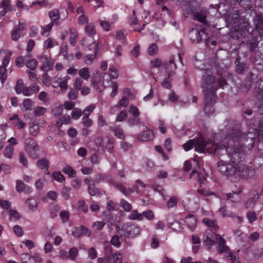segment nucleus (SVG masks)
Here are the masks:
<instances>
[{"instance_id":"obj_21","label":"nucleus","mask_w":263,"mask_h":263,"mask_svg":"<svg viewBox=\"0 0 263 263\" xmlns=\"http://www.w3.org/2000/svg\"><path fill=\"white\" fill-rule=\"evenodd\" d=\"M10 120L13 121V125L18 129H23L26 125L25 123L18 118V116L17 114L13 115L10 118Z\"/></svg>"},{"instance_id":"obj_34","label":"nucleus","mask_w":263,"mask_h":263,"mask_svg":"<svg viewBox=\"0 0 263 263\" xmlns=\"http://www.w3.org/2000/svg\"><path fill=\"white\" fill-rule=\"evenodd\" d=\"M243 35V32L236 26L233 28L230 32V36L232 39L238 40Z\"/></svg>"},{"instance_id":"obj_19","label":"nucleus","mask_w":263,"mask_h":263,"mask_svg":"<svg viewBox=\"0 0 263 263\" xmlns=\"http://www.w3.org/2000/svg\"><path fill=\"white\" fill-rule=\"evenodd\" d=\"M193 32L190 33L191 40L194 43H199L201 41L202 37L205 35V30H201L198 31L197 30H193Z\"/></svg>"},{"instance_id":"obj_41","label":"nucleus","mask_w":263,"mask_h":263,"mask_svg":"<svg viewBox=\"0 0 263 263\" xmlns=\"http://www.w3.org/2000/svg\"><path fill=\"white\" fill-rule=\"evenodd\" d=\"M40 132L39 126L34 122L30 124L29 128V133L32 136H36Z\"/></svg>"},{"instance_id":"obj_15","label":"nucleus","mask_w":263,"mask_h":263,"mask_svg":"<svg viewBox=\"0 0 263 263\" xmlns=\"http://www.w3.org/2000/svg\"><path fill=\"white\" fill-rule=\"evenodd\" d=\"M122 229L126 232L128 238H134L140 233V228L138 226H124Z\"/></svg>"},{"instance_id":"obj_29","label":"nucleus","mask_w":263,"mask_h":263,"mask_svg":"<svg viewBox=\"0 0 263 263\" xmlns=\"http://www.w3.org/2000/svg\"><path fill=\"white\" fill-rule=\"evenodd\" d=\"M214 235V234L212 235L211 237L209 236H206L203 241L204 246L208 250H210L216 243L215 239L213 238Z\"/></svg>"},{"instance_id":"obj_31","label":"nucleus","mask_w":263,"mask_h":263,"mask_svg":"<svg viewBox=\"0 0 263 263\" xmlns=\"http://www.w3.org/2000/svg\"><path fill=\"white\" fill-rule=\"evenodd\" d=\"M218 211L222 217H229L234 218V215L233 213H228L226 205L225 204H221L220 208L218 209Z\"/></svg>"},{"instance_id":"obj_16","label":"nucleus","mask_w":263,"mask_h":263,"mask_svg":"<svg viewBox=\"0 0 263 263\" xmlns=\"http://www.w3.org/2000/svg\"><path fill=\"white\" fill-rule=\"evenodd\" d=\"M213 238L218 242V246L217 250L218 252L221 253L229 250L228 247L226 245V240L220 235L214 234Z\"/></svg>"},{"instance_id":"obj_7","label":"nucleus","mask_w":263,"mask_h":263,"mask_svg":"<svg viewBox=\"0 0 263 263\" xmlns=\"http://www.w3.org/2000/svg\"><path fill=\"white\" fill-rule=\"evenodd\" d=\"M113 185L117 188H118L123 194L125 195H128L130 193L136 191L138 193L140 192L139 187L144 188L145 185L143 182L140 180H137L136 181V184L133 186V189L126 188L121 183H117L116 182L113 183Z\"/></svg>"},{"instance_id":"obj_45","label":"nucleus","mask_w":263,"mask_h":263,"mask_svg":"<svg viewBox=\"0 0 263 263\" xmlns=\"http://www.w3.org/2000/svg\"><path fill=\"white\" fill-rule=\"evenodd\" d=\"M58 45V42L52 38H48L44 42V47L46 48H50Z\"/></svg>"},{"instance_id":"obj_25","label":"nucleus","mask_w":263,"mask_h":263,"mask_svg":"<svg viewBox=\"0 0 263 263\" xmlns=\"http://www.w3.org/2000/svg\"><path fill=\"white\" fill-rule=\"evenodd\" d=\"M127 98L128 97L126 96L123 97L120 100L119 104L111 107L110 113L114 114L116 112V109L118 108L119 105L123 107L127 106L129 104V100Z\"/></svg>"},{"instance_id":"obj_42","label":"nucleus","mask_w":263,"mask_h":263,"mask_svg":"<svg viewBox=\"0 0 263 263\" xmlns=\"http://www.w3.org/2000/svg\"><path fill=\"white\" fill-rule=\"evenodd\" d=\"M128 218L130 220H142V213H139L137 210H133L128 215Z\"/></svg>"},{"instance_id":"obj_56","label":"nucleus","mask_w":263,"mask_h":263,"mask_svg":"<svg viewBox=\"0 0 263 263\" xmlns=\"http://www.w3.org/2000/svg\"><path fill=\"white\" fill-rule=\"evenodd\" d=\"M108 74L110 79H117L119 76V73L117 70L114 67H110L108 70Z\"/></svg>"},{"instance_id":"obj_20","label":"nucleus","mask_w":263,"mask_h":263,"mask_svg":"<svg viewBox=\"0 0 263 263\" xmlns=\"http://www.w3.org/2000/svg\"><path fill=\"white\" fill-rule=\"evenodd\" d=\"M185 222L188 228L191 231H194L196 228L197 218L195 215L189 214L185 217Z\"/></svg>"},{"instance_id":"obj_24","label":"nucleus","mask_w":263,"mask_h":263,"mask_svg":"<svg viewBox=\"0 0 263 263\" xmlns=\"http://www.w3.org/2000/svg\"><path fill=\"white\" fill-rule=\"evenodd\" d=\"M193 18L204 24H207L206 13L203 12H195L193 13Z\"/></svg>"},{"instance_id":"obj_35","label":"nucleus","mask_w":263,"mask_h":263,"mask_svg":"<svg viewBox=\"0 0 263 263\" xmlns=\"http://www.w3.org/2000/svg\"><path fill=\"white\" fill-rule=\"evenodd\" d=\"M23 105L25 111H30L34 105V102L30 99H25L23 102Z\"/></svg>"},{"instance_id":"obj_51","label":"nucleus","mask_w":263,"mask_h":263,"mask_svg":"<svg viewBox=\"0 0 263 263\" xmlns=\"http://www.w3.org/2000/svg\"><path fill=\"white\" fill-rule=\"evenodd\" d=\"M63 106L62 104L57 105L52 109V112L56 117L61 116L63 113Z\"/></svg>"},{"instance_id":"obj_54","label":"nucleus","mask_w":263,"mask_h":263,"mask_svg":"<svg viewBox=\"0 0 263 263\" xmlns=\"http://www.w3.org/2000/svg\"><path fill=\"white\" fill-rule=\"evenodd\" d=\"M39 99L42 102L46 103L49 101V95L45 91H41L39 95Z\"/></svg>"},{"instance_id":"obj_2","label":"nucleus","mask_w":263,"mask_h":263,"mask_svg":"<svg viewBox=\"0 0 263 263\" xmlns=\"http://www.w3.org/2000/svg\"><path fill=\"white\" fill-rule=\"evenodd\" d=\"M202 77L201 87L203 89L204 96H205V107L207 109L209 102L215 99V92L217 89L223 88L225 85H227V83L222 77L216 79L208 70H204Z\"/></svg>"},{"instance_id":"obj_55","label":"nucleus","mask_w":263,"mask_h":263,"mask_svg":"<svg viewBox=\"0 0 263 263\" xmlns=\"http://www.w3.org/2000/svg\"><path fill=\"white\" fill-rule=\"evenodd\" d=\"M190 178H195V179H197L200 185L202 183H203V180L205 179V178L203 177H202V178H201L199 174L195 170L192 171L191 174L190 175Z\"/></svg>"},{"instance_id":"obj_18","label":"nucleus","mask_w":263,"mask_h":263,"mask_svg":"<svg viewBox=\"0 0 263 263\" xmlns=\"http://www.w3.org/2000/svg\"><path fill=\"white\" fill-rule=\"evenodd\" d=\"M69 79L70 77L68 76H66L63 78H57L56 81L54 82V83L56 84L57 85H53V87L59 86L62 90H66L68 88L67 82Z\"/></svg>"},{"instance_id":"obj_52","label":"nucleus","mask_w":263,"mask_h":263,"mask_svg":"<svg viewBox=\"0 0 263 263\" xmlns=\"http://www.w3.org/2000/svg\"><path fill=\"white\" fill-rule=\"evenodd\" d=\"M158 49V46L156 44H151L147 49V53L150 55H155L157 53Z\"/></svg>"},{"instance_id":"obj_11","label":"nucleus","mask_w":263,"mask_h":263,"mask_svg":"<svg viewBox=\"0 0 263 263\" xmlns=\"http://www.w3.org/2000/svg\"><path fill=\"white\" fill-rule=\"evenodd\" d=\"M237 172L239 176L244 178H248L252 176L254 173V168L243 164H238L237 165Z\"/></svg>"},{"instance_id":"obj_40","label":"nucleus","mask_w":263,"mask_h":263,"mask_svg":"<svg viewBox=\"0 0 263 263\" xmlns=\"http://www.w3.org/2000/svg\"><path fill=\"white\" fill-rule=\"evenodd\" d=\"M88 229L84 226H82L79 229H77L76 230V231L72 232V234L75 237H79L82 234H86L87 235L88 234Z\"/></svg>"},{"instance_id":"obj_23","label":"nucleus","mask_w":263,"mask_h":263,"mask_svg":"<svg viewBox=\"0 0 263 263\" xmlns=\"http://www.w3.org/2000/svg\"><path fill=\"white\" fill-rule=\"evenodd\" d=\"M259 196L257 193L254 192L253 194V197H250L246 203V208L247 209H252L257 199H258Z\"/></svg>"},{"instance_id":"obj_10","label":"nucleus","mask_w":263,"mask_h":263,"mask_svg":"<svg viewBox=\"0 0 263 263\" xmlns=\"http://www.w3.org/2000/svg\"><path fill=\"white\" fill-rule=\"evenodd\" d=\"M12 52L8 50L7 54L4 57L2 61V65L0 66V79L2 84H4L7 79L6 67L9 64Z\"/></svg>"},{"instance_id":"obj_38","label":"nucleus","mask_w":263,"mask_h":263,"mask_svg":"<svg viewBox=\"0 0 263 263\" xmlns=\"http://www.w3.org/2000/svg\"><path fill=\"white\" fill-rule=\"evenodd\" d=\"M47 111V109L43 106H36L33 108V114L35 117L44 115Z\"/></svg>"},{"instance_id":"obj_12","label":"nucleus","mask_w":263,"mask_h":263,"mask_svg":"<svg viewBox=\"0 0 263 263\" xmlns=\"http://www.w3.org/2000/svg\"><path fill=\"white\" fill-rule=\"evenodd\" d=\"M26 27V22L24 21H20L18 25L15 26L11 32V39L14 41H17L21 37V32L25 29Z\"/></svg>"},{"instance_id":"obj_14","label":"nucleus","mask_w":263,"mask_h":263,"mask_svg":"<svg viewBox=\"0 0 263 263\" xmlns=\"http://www.w3.org/2000/svg\"><path fill=\"white\" fill-rule=\"evenodd\" d=\"M143 129L144 130L140 133L137 137L138 140L148 141L154 139V135L152 130L148 129L147 127L145 125H143Z\"/></svg>"},{"instance_id":"obj_30","label":"nucleus","mask_w":263,"mask_h":263,"mask_svg":"<svg viewBox=\"0 0 263 263\" xmlns=\"http://www.w3.org/2000/svg\"><path fill=\"white\" fill-rule=\"evenodd\" d=\"M49 16L51 20V22L50 23H53V24H58V21L60 18V14L58 10H53L52 11H50L49 12Z\"/></svg>"},{"instance_id":"obj_1","label":"nucleus","mask_w":263,"mask_h":263,"mask_svg":"<svg viewBox=\"0 0 263 263\" xmlns=\"http://www.w3.org/2000/svg\"><path fill=\"white\" fill-rule=\"evenodd\" d=\"M243 135L238 130L232 129V133H227V137L232 139L233 141H239L237 144H235L234 146H226L221 144L215 145L212 144L213 153L217 155L221 152H225L230 158L232 162L237 165L240 163L248 151H250L252 148L249 149L248 142L246 140H241V136Z\"/></svg>"},{"instance_id":"obj_50","label":"nucleus","mask_w":263,"mask_h":263,"mask_svg":"<svg viewBox=\"0 0 263 263\" xmlns=\"http://www.w3.org/2000/svg\"><path fill=\"white\" fill-rule=\"evenodd\" d=\"M110 243L116 248H119L121 245L119 235H115L111 237Z\"/></svg>"},{"instance_id":"obj_39","label":"nucleus","mask_w":263,"mask_h":263,"mask_svg":"<svg viewBox=\"0 0 263 263\" xmlns=\"http://www.w3.org/2000/svg\"><path fill=\"white\" fill-rule=\"evenodd\" d=\"M13 152L14 147L11 145H8L6 146L3 154L5 157L11 159L13 155Z\"/></svg>"},{"instance_id":"obj_28","label":"nucleus","mask_w":263,"mask_h":263,"mask_svg":"<svg viewBox=\"0 0 263 263\" xmlns=\"http://www.w3.org/2000/svg\"><path fill=\"white\" fill-rule=\"evenodd\" d=\"M39 201L33 197L29 198L26 201L29 209L31 211H35L37 208Z\"/></svg>"},{"instance_id":"obj_3","label":"nucleus","mask_w":263,"mask_h":263,"mask_svg":"<svg viewBox=\"0 0 263 263\" xmlns=\"http://www.w3.org/2000/svg\"><path fill=\"white\" fill-rule=\"evenodd\" d=\"M212 142H205L202 138L189 140L182 146L185 151H189L194 147L195 150L200 153H213Z\"/></svg>"},{"instance_id":"obj_53","label":"nucleus","mask_w":263,"mask_h":263,"mask_svg":"<svg viewBox=\"0 0 263 263\" xmlns=\"http://www.w3.org/2000/svg\"><path fill=\"white\" fill-rule=\"evenodd\" d=\"M120 206L126 212H129L132 209L131 204L123 199L121 200Z\"/></svg>"},{"instance_id":"obj_36","label":"nucleus","mask_w":263,"mask_h":263,"mask_svg":"<svg viewBox=\"0 0 263 263\" xmlns=\"http://www.w3.org/2000/svg\"><path fill=\"white\" fill-rule=\"evenodd\" d=\"M36 164L42 170L44 169L47 170L49 168V162L47 159L43 158L37 161Z\"/></svg>"},{"instance_id":"obj_26","label":"nucleus","mask_w":263,"mask_h":263,"mask_svg":"<svg viewBox=\"0 0 263 263\" xmlns=\"http://www.w3.org/2000/svg\"><path fill=\"white\" fill-rule=\"evenodd\" d=\"M202 222L208 227L213 229L215 231H217L219 229L216 220H211L208 218H204L202 220Z\"/></svg>"},{"instance_id":"obj_27","label":"nucleus","mask_w":263,"mask_h":263,"mask_svg":"<svg viewBox=\"0 0 263 263\" xmlns=\"http://www.w3.org/2000/svg\"><path fill=\"white\" fill-rule=\"evenodd\" d=\"M71 118L68 115H65L59 118L56 122L57 127H61L63 124H68L71 123Z\"/></svg>"},{"instance_id":"obj_47","label":"nucleus","mask_w":263,"mask_h":263,"mask_svg":"<svg viewBox=\"0 0 263 263\" xmlns=\"http://www.w3.org/2000/svg\"><path fill=\"white\" fill-rule=\"evenodd\" d=\"M25 87L23 80L22 79L18 80L15 88L16 92L17 94L21 93Z\"/></svg>"},{"instance_id":"obj_59","label":"nucleus","mask_w":263,"mask_h":263,"mask_svg":"<svg viewBox=\"0 0 263 263\" xmlns=\"http://www.w3.org/2000/svg\"><path fill=\"white\" fill-rule=\"evenodd\" d=\"M128 123L131 126L139 125L141 123L140 119L139 117H134V118H130L128 120Z\"/></svg>"},{"instance_id":"obj_58","label":"nucleus","mask_w":263,"mask_h":263,"mask_svg":"<svg viewBox=\"0 0 263 263\" xmlns=\"http://www.w3.org/2000/svg\"><path fill=\"white\" fill-rule=\"evenodd\" d=\"M142 219L143 217H145L147 219L149 220H152L154 218V214L152 211L151 210H147L144 211L142 213Z\"/></svg>"},{"instance_id":"obj_32","label":"nucleus","mask_w":263,"mask_h":263,"mask_svg":"<svg viewBox=\"0 0 263 263\" xmlns=\"http://www.w3.org/2000/svg\"><path fill=\"white\" fill-rule=\"evenodd\" d=\"M85 32L89 36H92L96 33V30L94 24L92 22L87 23L85 26Z\"/></svg>"},{"instance_id":"obj_5","label":"nucleus","mask_w":263,"mask_h":263,"mask_svg":"<svg viewBox=\"0 0 263 263\" xmlns=\"http://www.w3.org/2000/svg\"><path fill=\"white\" fill-rule=\"evenodd\" d=\"M163 66L167 70V76L163 79L161 83V85L164 88L170 89L172 86L170 79L173 74H175L174 70L177 68V65L174 62V56L170 57L168 62L165 61L163 64Z\"/></svg>"},{"instance_id":"obj_57","label":"nucleus","mask_w":263,"mask_h":263,"mask_svg":"<svg viewBox=\"0 0 263 263\" xmlns=\"http://www.w3.org/2000/svg\"><path fill=\"white\" fill-rule=\"evenodd\" d=\"M127 117V113L125 110H122L117 116L116 121L117 122H122Z\"/></svg>"},{"instance_id":"obj_62","label":"nucleus","mask_w":263,"mask_h":263,"mask_svg":"<svg viewBox=\"0 0 263 263\" xmlns=\"http://www.w3.org/2000/svg\"><path fill=\"white\" fill-rule=\"evenodd\" d=\"M247 218L250 223H252L256 220L257 217L255 212L249 211L247 213Z\"/></svg>"},{"instance_id":"obj_46","label":"nucleus","mask_w":263,"mask_h":263,"mask_svg":"<svg viewBox=\"0 0 263 263\" xmlns=\"http://www.w3.org/2000/svg\"><path fill=\"white\" fill-rule=\"evenodd\" d=\"M19 161L25 167L28 166V161L26 156L23 152L19 153Z\"/></svg>"},{"instance_id":"obj_17","label":"nucleus","mask_w":263,"mask_h":263,"mask_svg":"<svg viewBox=\"0 0 263 263\" xmlns=\"http://www.w3.org/2000/svg\"><path fill=\"white\" fill-rule=\"evenodd\" d=\"M253 23L260 36L263 35V17L260 14H256L253 18Z\"/></svg>"},{"instance_id":"obj_22","label":"nucleus","mask_w":263,"mask_h":263,"mask_svg":"<svg viewBox=\"0 0 263 263\" xmlns=\"http://www.w3.org/2000/svg\"><path fill=\"white\" fill-rule=\"evenodd\" d=\"M21 258L23 263H27L28 260H33V263H36L37 260H41L39 255L30 256L28 253L22 254L21 255Z\"/></svg>"},{"instance_id":"obj_8","label":"nucleus","mask_w":263,"mask_h":263,"mask_svg":"<svg viewBox=\"0 0 263 263\" xmlns=\"http://www.w3.org/2000/svg\"><path fill=\"white\" fill-rule=\"evenodd\" d=\"M25 150L28 155L34 159L37 157V152L39 150V145L31 138H27L25 140Z\"/></svg>"},{"instance_id":"obj_13","label":"nucleus","mask_w":263,"mask_h":263,"mask_svg":"<svg viewBox=\"0 0 263 263\" xmlns=\"http://www.w3.org/2000/svg\"><path fill=\"white\" fill-rule=\"evenodd\" d=\"M37 58L42 63L41 69L44 72L51 71L53 67V63L50 61L48 57L45 54H41L37 56Z\"/></svg>"},{"instance_id":"obj_6","label":"nucleus","mask_w":263,"mask_h":263,"mask_svg":"<svg viewBox=\"0 0 263 263\" xmlns=\"http://www.w3.org/2000/svg\"><path fill=\"white\" fill-rule=\"evenodd\" d=\"M237 165L232 162H227L222 160H220L217 164L219 171L227 176H233L237 174Z\"/></svg>"},{"instance_id":"obj_4","label":"nucleus","mask_w":263,"mask_h":263,"mask_svg":"<svg viewBox=\"0 0 263 263\" xmlns=\"http://www.w3.org/2000/svg\"><path fill=\"white\" fill-rule=\"evenodd\" d=\"M263 136V117L260 119L259 123L258 126L253 124V127H249L247 134L243 133L241 136V140H246L248 142L249 149L252 148L256 139L258 138L259 136Z\"/></svg>"},{"instance_id":"obj_48","label":"nucleus","mask_w":263,"mask_h":263,"mask_svg":"<svg viewBox=\"0 0 263 263\" xmlns=\"http://www.w3.org/2000/svg\"><path fill=\"white\" fill-rule=\"evenodd\" d=\"M26 65L31 70H34L37 65V62L35 59H31L26 62Z\"/></svg>"},{"instance_id":"obj_63","label":"nucleus","mask_w":263,"mask_h":263,"mask_svg":"<svg viewBox=\"0 0 263 263\" xmlns=\"http://www.w3.org/2000/svg\"><path fill=\"white\" fill-rule=\"evenodd\" d=\"M226 257L228 260L231 261V263H240L238 260L237 256L233 255L231 252H229L227 254Z\"/></svg>"},{"instance_id":"obj_44","label":"nucleus","mask_w":263,"mask_h":263,"mask_svg":"<svg viewBox=\"0 0 263 263\" xmlns=\"http://www.w3.org/2000/svg\"><path fill=\"white\" fill-rule=\"evenodd\" d=\"M79 74L81 78H83L86 80H88L90 77L89 69L87 67L83 68L79 70Z\"/></svg>"},{"instance_id":"obj_64","label":"nucleus","mask_w":263,"mask_h":263,"mask_svg":"<svg viewBox=\"0 0 263 263\" xmlns=\"http://www.w3.org/2000/svg\"><path fill=\"white\" fill-rule=\"evenodd\" d=\"M63 172L68 175L70 177H74L76 174V172L69 166H66L63 168Z\"/></svg>"},{"instance_id":"obj_43","label":"nucleus","mask_w":263,"mask_h":263,"mask_svg":"<svg viewBox=\"0 0 263 263\" xmlns=\"http://www.w3.org/2000/svg\"><path fill=\"white\" fill-rule=\"evenodd\" d=\"M78 249L76 247L71 248L68 251V259L74 260L78 254Z\"/></svg>"},{"instance_id":"obj_33","label":"nucleus","mask_w":263,"mask_h":263,"mask_svg":"<svg viewBox=\"0 0 263 263\" xmlns=\"http://www.w3.org/2000/svg\"><path fill=\"white\" fill-rule=\"evenodd\" d=\"M53 25V23H50L47 25L44 26H41V27L42 28V31L41 32V34L46 37L48 36Z\"/></svg>"},{"instance_id":"obj_9","label":"nucleus","mask_w":263,"mask_h":263,"mask_svg":"<svg viewBox=\"0 0 263 263\" xmlns=\"http://www.w3.org/2000/svg\"><path fill=\"white\" fill-rule=\"evenodd\" d=\"M233 18L238 20L237 22H236L235 21H234L233 24H234L237 23L236 26L242 32L245 33L247 32L249 33H251L253 31V29L251 28L249 21L247 19L245 18H238V14H233Z\"/></svg>"},{"instance_id":"obj_37","label":"nucleus","mask_w":263,"mask_h":263,"mask_svg":"<svg viewBox=\"0 0 263 263\" xmlns=\"http://www.w3.org/2000/svg\"><path fill=\"white\" fill-rule=\"evenodd\" d=\"M70 39H69L70 43L72 46H74L76 44L77 39L78 37V33L75 29H70Z\"/></svg>"},{"instance_id":"obj_49","label":"nucleus","mask_w":263,"mask_h":263,"mask_svg":"<svg viewBox=\"0 0 263 263\" xmlns=\"http://www.w3.org/2000/svg\"><path fill=\"white\" fill-rule=\"evenodd\" d=\"M128 112L134 117H139L140 115V112L138 107L133 105H131L129 107Z\"/></svg>"},{"instance_id":"obj_60","label":"nucleus","mask_w":263,"mask_h":263,"mask_svg":"<svg viewBox=\"0 0 263 263\" xmlns=\"http://www.w3.org/2000/svg\"><path fill=\"white\" fill-rule=\"evenodd\" d=\"M52 177L55 180L60 182H62L65 179V177L60 172H54L52 174Z\"/></svg>"},{"instance_id":"obj_61","label":"nucleus","mask_w":263,"mask_h":263,"mask_svg":"<svg viewBox=\"0 0 263 263\" xmlns=\"http://www.w3.org/2000/svg\"><path fill=\"white\" fill-rule=\"evenodd\" d=\"M83 83V81L81 78L78 77L76 79L74 82L73 83V87L77 90H80L82 84Z\"/></svg>"}]
</instances>
